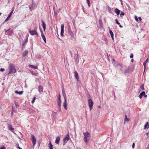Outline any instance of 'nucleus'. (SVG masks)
Wrapping results in <instances>:
<instances>
[{
    "mask_svg": "<svg viewBox=\"0 0 149 149\" xmlns=\"http://www.w3.org/2000/svg\"><path fill=\"white\" fill-rule=\"evenodd\" d=\"M9 73L8 74L15 73L16 72V70L14 65L13 64H10L8 68Z\"/></svg>",
    "mask_w": 149,
    "mask_h": 149,
    "instance_id": "f257e3e1",
    "label": "nucleus"
},
{
    "mask_svg": "<svg viewBox=\"0 0 149 149\" xmlns=\"http://www.w3.org/2000/svg\"><path fill=\"white\" fill-rule=\"evenodd\" d=\"M115 21L116 22V23L118 25H119L120 24V23L118 22V20L117 19H115Z\"/></svg>",
    "mask_w": 149,
    "mask_h": 149,
    "instance_id": "7c9ffc66",
    "label": "nucleus"
},
{
    "mask_svg": "<svg viewBox=\"0 0 149 149\" xmlns=\"http://www.w3.org/2000/svg\"><path fill=\"white\" fill-rule=\"evenodd\" d=\"M37 29V28H35L34 30L29 31V33L32 36L36 35H37L38 36V34L36 31Z\"/></svg>",
    "mask_w": 149,
    "mask_h": 149,
    "instance_id": "7ed1b4c3",
    "label": "nucleus"
},
{
    "mask_svg": "<svg viewBox=\"0 0 149 149\" xmlns=\"http://www.w3.org/2000/svg\"><path fill=\"white\" fill-rule=\"evenodd\" d=\"M141 88L143 90L144 89V88L143 86H141Z\"/></svg>",
    "mask_w": 149,
    "mask_h": 149,
    "instance_id": "37998d69",
    "label": "nucleus"
},
{
    "mask_svg": "<svg viewBox=\"0 0 149 149\" xmlns=\"http://www.w3.org/2000/svg\"><path fill=\"white\" fill-rule=\"evenodd\" d=\"M125 117L124 120V123L125 122H128L129 121V118H127V115H125Z\"/></svg>",
    "mask_w": 149,
    "mask_h": 149,
    "instance_id": "aec40b11",
    "label": "nucleus"
},
{
    "mask_svg": "<svg viewBox=\"0 0 149 149\" xmlns=\"http://www.w3.org/2000/svg\"><path fill=\"white\" fill-rule=\"evenodd\" d=\"M124 15H125L124 13L123 12H122L120 14V16L121 17L122 15L123 16Z\"/></svg>",
    "mask_w": 149,
    "mask_h": 149,
    "instance_id": "72a5a7b5",
    "label": "nucleus"
},
{
    "mask_svg": "<svg viewBox=\"0 0 149 149\" xmlns=\"http://www.w3.org/2000/svg\"><path fill=\"white\" fill-rule=\"evenodd\" d=\"M29 67H31L32 68H33L35 69H37L38 67L36 66H34L32 65H30Z\"/></svg>",
    "mask_w": 149,
    "mask_h": 149,
    "instance_id": "4be33fe9",
    "label": "nucleus"
},
{
    "mask_svg": "<svg viewBox=\"0 0 149 149\" xmlns=\"http://www.w3.org/2000/svg\"><path fill=\"white\" fill-rule=\"evenodd\" d=\"M43 90V88L40 85L38 87V91L40 93L42 92Z\"/></svg>",
    "mask_w": 149,
    "mask_h": 149,
    "instance_id": "2eb2a0df",
    "label": "nucleus"
},
{
    "mask_svg": "<svg viewBox=\"0 0 149 149\" xmlns=\"http://www.w3.org/2000/svg\"><path fill=\"white\" fill-rule=\"evenodd\" d=\"M64 25L63 24H61V35L62 36H63V33H64Z\"/></svg>",
    "mask_w": 149,
    "mask_h": 149,
    "instance_id": "1a4fd4ad",
    "label": "nucleus"
},
{
    "mask_svg": "<svg viewBox=\"0 0 149 149\" xmlns=\"http://www.w3.org/2000/svg\"><path fill=\"white\" fill-rule=\"evenodd\" d=\"M134 56L133 53H132L131 54L130 57L131 58H132Z\"/></svg>",
    "mask_w": 149,
    "mask_h": 149,
    "instance_id": "2f4dec72",
    "label": "nucleus"
},
{
    "mask_svg": "<svg viewBox=\"0 0 149 149\" xmlns=\"http://www.w3.org/2000/svg\"><path fill=\"white\" fill-rule=\"evenodd\" d=\"M145 94V92L143 91L141 92L139 95V97L140 99H141L142 98L143 96Z\"/></svg>",
    "mask_w": 149,
    "mask_h": 149,
    "instance_id": "dca6fc26",
    "label": "nucleus"
},
{
    "mask_svg": "<svg viewBox=\"0 0 149 149\" xmlns=\"http://www.w3.org/2000/svg\"><path fill=\"white\" fill-rule=\"evenodd\" d=\"M119 26L121 28H122L123 27V26L121 25H120V24H119Z\"/></svg>",
    "mask_w": 149,
    "mask_h": 149,
    "instance_id": "09e8293b",
    "label": "nucleus"
},
{
    "mask_svg": "<svg viewBox=\"0 0 149 149\" xmlns=\"http://www.w3.org/2000/svg\"><path fill=\"white\" fill-rule=\"evenodd\" d=\"M36 99V97H34L33 99L32 100V103L33 104L34 102Z\"/></svg>",
    "mask_w": 149,
    "mask_h": 149,
    "instance_id": "cd10ccee",
    "label": "nucleus"
},
{
    "mask_svg": "<svg viewBox=\"0 0 149 149\" xmlns=\"http://www.w3.org/2000/svg\"><path fill=\"white\" fill-rule=\"evenodd\" d=\"M31 72L32 74L33 75L37 76V75L38 74V73H36L34 72H33L32 71H31Z\"/></svg>",
    "mask_w": 149,
    "mask_h": 149,
    "instance_id": "c85d7f7f",
    "label": "nucleus"
},
{
    "mask_svg": "<svg viewBox=\"0 0 149 149\" xmlns=\"http://www.w3.org/2000/svg\"><path fill=\"white\" fill-rule=\"evenodd\" d=\"M28 53V51L26 50L23 53V57H25L27 54Z\"/></svg>",
    "mask_w": 149,
    "mask_h": 149,
    "instance_id": "412c9836",
    "label": "nucleus"
},
{
    "mask_svg": "<svg viewBox=\"0 0 149 149\" xmlns=\"http://www.w3.org/2000/svg\"><path fill=\"white\" fill-rule=\"evenodd\" d=\"M31 8H30V10H31Z\"/></svg>",
    "mask_w": 149,
    "mask_h": 149,
    "instance_id": "680f3d73",
    "label": "nucleus"
},
{
    "mask_svg": "<svg viewBox=\"0 0 149 149\" xmlns=\"http://www.w3.org/2000/svg\"><path fill=\"white\" fill-rule=\"evenodd\" d=\"M74 74H75V77L77 80L78 81L79 79L78 74L76 71H75L74 72Z\"/></svg>",
    "mask_w": 149,
    "mask_h": 149,
    "instance_id": "f8f14e48",
    "label": "nucleus"
},
{
    "mask_svg": "<svg viewBox=\"0 0 149 149\" xmlns=\"http://www.w3.org/2000/svg\"><path fill=\"white\" fill-rule=\"evenodd\" d=\"M60 138L59 136H58L56 138L55 141V143H56L59 144L58 142L60 140Z\"/></svg>",
    "mask_w": 149,
    "mask_h": 149,
    "instance_id": "f3484780",
    "label": "nucleus"
},
{
    "mask_svg": "<svg viewBox=\"0 0 149 149\" xmlns=\"http://www.w3.org/2000/svg\"><path fill=\"white\" fill-rule=\"evenodd\" d=\"M135 146V143H133L132 145V147L133 148H134V147Z\"/></svg>",
    "mask_w": 149,
    "mask_h": 149,
    "instance_id": "ea45409f",
    "label": "nucleus"
},
{
    "mask_svg": "<svg viewBox=\"0 0 149 149\" xmlns=\"http://www.w3.org/2000/svg\"><path fill=\"white\" fill-rule=\"evenodd\" d=\"M13 11H14V9H13V10H12V11L10 13V14L11 15H12L13 13Z\"/></svg>",
    "mask_w": 149,
    "mask_h": 149,
    "instance_id": "a19ab883",
    "label": "nucleus"
},
{
    "mask_svg": "<svg viewBox=\"0 0 149 149\" xmlns=\"http://www.w3.org/2000/svg\"><path fill=\"white\" fill-rule=\"evenodd\" d=\"M7 127L9 130H10L12 132H13L14 129L13 128L11 125L9 124H8Z\"/></svg>",
    "mask_w": 149,
    "mask_h": 149,
    "instance_id": "9b49d317",
    "label": "nucleus"
},
{
    "mask_svg": "<svg viewBox=\"0 0 149 149\" xmlns=\"http://www.w3.org/2000/svg\"><path fill=\"white\" fill-rule=\"evenodd\" d=\"M77 52V54H75L74 57V59L75 60V62L76 63H77L79 62V60H78V54L77 51V50H76Z\"/></svg>",
    "mask_w": 149,
    "mask_h": 149,
    "instance_id": "0eeeda50",
    "label": "nucleus"
},
{
    "mask_svg": "<svg viewBox=\"0 0 149 149\" xmlns=\"http://www.w3.org/2000/svg\"><path fill=\"white\" fill-rule=\"evenodd\" d=\"M61 100H58V105L59 107H61Z\"/></svg>",
    "mask_w": 149,
    "mask_h": 149,
    "instance_id": "393cba45",
    "label": "nucleus"
},
{
    "mask_svg": "<svg viewBox=\"0 0 149 149\" xmlns=\"http://www.w3.org/2000/svg\"><path fill=\"white\" fill-rule=\"evenodd\" d=\"M1 14H2V13H0V15H1Z\"/></svg>",
    "mask_w": 149,
    "mask_h": 149,
    "instance_id": "bf43d9fd",
    "label": "nucleus"
},
{
    "mask_svg": "<svg viewBox=\"0 0 149 149\" xmlns=\"http://www.w3.org/2000/svg\"><path fill=\"white\" fill-rule=\"evenodd\" d=\"M120 66V67H122V65L121 64H119L117 65V67Z\"/></svg>",
    "mask_w": 149,
    "mask_h": 149,
    "instance_id": "4c0bfd02",
    "label": "nucleus"
},
{
    "mask_svg": "<svg viewBox=\"0 0 149 149\" xmlns=\"http://www.w3.org/2000/svg\"><path fill=\"white\" fill-rule=\"evenodd\" d=\"M64 92H63V95H64Z\"/></svg>",
    "mask_w": 149,
    "mask_h": 149,
    "instance_id": "4d7b16f0",
    "label": "nucleus"
},
{
    "mask_svg": "<svg viewBox=\"0 0 149 149\" xmlns=\"http://www.w3.org/2000/svg\"><path fill=\"white\" fill-rule=\"evenodd\" d=\"M148 123L147 122H146L145 124V125L144 126V129H145L147 128V126H148Z\"/></svg>",
    "mask_w": 149,
    "mask_h": 149,
    "instance_id": "a878e982",
    "label": "nucleus"
},
{
    "mask_svg": "<svg viewBox=\"0 0 149 149\" xmlns=\"http://www.w3.org/2000/svg\"><path fill=\"white\" fill-rule=\"evenodd\" d=\"M10 18H9V17H8L7 18L5 19V22H7L10 19Z\"/></svg>",
    "mask_w": 149,
    "mask_h": 149,
    "instance_id": "473e14b6",
    "label": "nucleus"
},
{
    "mask_svg": "<svg viewBox=\"0 0 149 149\" xmlns=\"http://www.w3.org/2000/svg\"><path fill=\"white\" fill-rule=\"evenodd\" d=\"M53 145L52 144V143L51 142H50L49 143V149H53Z\"/></svg>",
    "mask_w": 149,
    "mask_h": 149,
    "instance_id": "b1692460",
    "label": "nucleus"
},
{
    "mask_svg": "<svg viewBox=\"0 0 149 149\" xmlns=\"http://www.w3.org/2000/svg\"><path fill=\"white\" fill-rule=\"evenodd\" d=\"M83 134L84 136V141L87 144L90 139V134L89 132H87L84 133Z\"/></svg>",
    "mask_w": 149,
    "mask_h": 149,
    "instance_id": "f03ea898",
    "label": "nucleus"
},
{
    "mask_svg": "<svg viewBox=\"0 0 149 149\" xmlns=\"http://www.w3.org/2000/svg\"><path fill=\"white\" fill-rule=\"evenodd\" d=\"M58 100H61V96L60 95H59V96L58 97Z\"/></svg>",
    "mask_w": 149,
    "mask_h": 149,
    "instance_id": "58836bf2",
    "label": "nucleus"
},
{
    "mask_svg": "<svg viewBox=\"0 0 149 149\" xmlns=\"http://www.w3.org/2000/svg\"><path fill=\"white\" fill-rule=\"evenodd\" d=\"M143 96H144V97H147V95H146V94H145H145H144V95H143Z\"/></svg>",
    "mask_w": 149,
    "mask_h": 149,
    "instance_id": "c03bdc74",
    "label": "nucleus"
},
{
    "mask_svg": "<svg viewBox=\"0 0 149 149\" xmlns=\"http://www.w3.org/2000/svg\"><path fill=\"white\" fill-rule=\"evenodd\" d=\"M42 25L43 27L44 30H45L46 25L45 22L43 20L42 21Z\"/></svg>",
    "mask_w": 149,
    "mask_h": 149,
    "instance_id": "4468645a",
    "label": "nucleus"
},
{
    "mask_svg": "<svg viewBox=\"0 0 149 149\" xmlns=\"http://www.w3.org/2000/svg\"><path fill=\"white\" fill-rule=\"evenodd\" d=\"M147 128H149V123H148V126Z\"/></svg>",
    "mask_w": 149,
    "mask_h": 149,
    "instance_id": "3c124183",
    "label": "nucleus"
},
{
    "mask_svg": "<svg viewBox=\"0 0 149 149\" xmlns=\"http://www.w3.org/2000/svg\"><path fill=\"white\" fill-rule=\"evenodd\" d=\"M70 139V137L69 134H67L66 136H65L63 139V145H65L68 141Z\"/></svg>",
    "mask_w": 149,
    "mask_h": 149,
    "instance_id": "20e7f679",
    "label": "nucleus"
},
{
    "mask_svg": "<svg viewBox=\"0 0 149 149\" xmlns=\"http://www.w3.org/2000/svg\"><path fill=\"white\" fill-rule=\"evenodd\" d=\"M109 33L111 37H113V33L111 30H109Z\"/></svg>",
    "mask_w": 149,
    "mask_h": 149,
    "instance_id": "bb28decb",
    "label": "nucleus"
},
{
    "mask_svg": "<svg viewBox=\"0 0 149 149\" xmlns=\"http://www.w3.org/2000/svg\"><path fill=\"white\" fill-rule=\"evenodd\" d=\"M88 103L90 109V110H91L93 109V102L91 99H89L88 100Z\"/></svg>",
    "mask_w": 149,
    "mask_h": 149,
    "instance_id": "39448f33",
    "label": "nucleus"
},
{
    "mask_svg": "<svg viewBox=\"0 0 149 149\" xmlns=\"http://www.w3.org/2000/svg\"><path fill=\"white\" fill-rule=\"evenodd\" d=\"M134 59H132L131 60V62L133 63V62Z\"/></svg>",
    "mask_w": 149,
    "mask_h": 149,
    "instance_id": "8fccbe9b",
    "label": "nucleus"
},
{
    "mask_svg": "<svg viewBox=\"0 0 149 149\" xmlns=\"http://www.w3.org/2000/svg\"><path fill=\"white\" fill-rule=\"evenodd\" d=\"M69 34H70V35H71V34H72V32L71 31V29H70L69 30Z\"/></svg>",
    "mask_w": 149,
    "mask_h": 149,
    "instance_id": "f704fd0d",
    "label": "nucleus"
},
{
    "mask_svg": "<svg viewBox=\"0 0 149 149\" xmlns=\"http://www.w3.org/2000/svg\"><path fill=\"white\" fill-rule=\"evenodd\" d=\"M9 15H10V16H11L12 15H11L10 14Z\"/></svg>",
    "mask_w": 149,
    "mask_h": 149,
    "instance_id": "13d9d810",
    "label": "nucleus"
},
{
    "mask_svg": "<svg viewBox=\"0 0 149 149\" xmlns=\"http://www.w3.org/2000/svg\"><path fill=\"white\" fill-rule=\"evenodd\" d=\"M31 137L32 138L31 140L33 142V146H34L35 145L36 142V139L33 135H31Z\"/></svg>",
    "mask_w": 149,
    "mask_h": 149,
    "instance_id": "423d86ee",
    "label": "nucleus"
},
{
    "mask_svg": "<svg viewBox=\"0 0 149 149\" xmlns=\"http://www.w3.org/2000/svg\"><path fill=\"white\" fill-rule=\"evenodd\" d=\"M135 19L136 21L137 22L138 21V20L137 17H135Z\"/></svg>",
    "mask_w": 149,
    "mask_h": 149,
    "instance_id": "79ce46f5",
    "label": "nucleus"
},
{
    "mask_svg": "<svg viewBox=\"0 0 149 149\" xmlns=\"http://www.w3.org/2000/svg\"><path fill=\"white\" fill-rule=\"evenodd\" d=\"M25 44V43H24V44H23V45H24V44Z\"/></svg>",
    "mask_w": 149,
    "mask_h": 149,
    "instance_id": "052dcab7",
    "label": "nucleus"
},
{
    "mask_svg": "<svg viewBox=\"0 0 149 149\" xmlns=\"http://www.w3.org/2000/svg\"><path fill=\"white\" fill-rule=\"evenodd\" d=\"M148 61V58H147L146 61L144 62H143V64L144 66V71H145V70L146 69V65L147 63V62Z\"/></svg>",
    "mask_w": 149,
    "mask_h": 149,
    "instance_id": "a211bd4d",
    "label": "nucleus"
},
{
    "mask_svg": "<svg viewBox=\"0 0 149 149\" xmlns=\"http://www.w3.org/2000/svg\"><path fill=\"white\" fill-rule=\"evenodd\" d=\"M148 133H148V132L146 133V135L147 136H148Z\"/></svg>",
    "mask_w": 149,
    "mask_h": 149,
    "instance_id": "864d4df0",
    "label": "nucleus"
},
{
    "mask_svg": "<svg viewBox=\"0 0 149 149\" xmlns=\"http://www.w3.org/2000/svg\"><path fill=\"white\" fill-rule=\"evenodd\" d=\"M0 149H6V148L5 146H3L2 147H1Z\"/></svg>",
    "mask_w": 149,
    "mask_h": 149,
    "instance_id": "c9c22d12",
    "label": "nucleus"
},
{
    "mask_svg": "<svg viewBox=\"0 0 149 149\" xmlns=\"http://www.w3.org/2000/svg\"><path fill=\"white\" fill-rule=\"evenodd\" d=\"M100 107H100V106H99L98 107V108H100Z\"/></svg>",
    "mask_w": 149,
    "mask_h": 149,
    "instance_id": "6e6d98bb",
    "label": "nucleus"
},
{
    "mask_svg": "<svg viewBox=\"0 0 149 149\" xmlns=\"http://www.w3.org/2000/svg\"><path fill=\"white\" fill-rule=\"evenodd\" d=\"M5 32L6 33H7L6 34L8 35L11 36L13 33V30H10V29H9L8 30L6 31Z\"/></svg>",
    "mask_w": 149,
    "mask_h": 149,
    "instance_id": "6e6552de",
    "label": "nucleus"
},
{
    "mask_svg": "<svg viewBox=\"0 0 149 149\" xmlns=\"http://www.w3.org/2000/svg\"><path fill=\"white\" fill-rule=\"evenodd\" d=\"M41 35L42 38V39L46 43V38H45V35L43 34V32L42 30H41Z\"/></svg>",
    "mask_w": 149,
    "mask_h": 149,
    "instance_id": "9d476101",
    "label": "nucleus"
},
{
    "mask_svg": "<svg viewBox=\"0 0 149 149\" xmlns=\"http://www.w3.org/2000/svg\"><path fill=\"white\" fill-rule=\"evenodd\" d=\"M87 3L88 4V5L89 7H90V0H87Z\"/></svg>",
    "mask_w": 149,
    "mask_h": 149,
    "instance_id": "c756f323",
    "label": "nucleus"
},
{
    "mask_svg": "<svg viewBox=\"0 0 149 149\" xmlns=\"http://www.w3.org/2000/svg\"><path fill=\"white\" fill-rule=\"evenodd\" d=\"M11 16H10V15H8V17H9V18H10V17Z\"/></svg>",
    "mask_w": 149,
    "mask_h": 149,
    "instance_id": "5fc2aeb1",
    "label": "nucleus"
},
{
    "mask_svg": "<svg viewBox=\"0 0 149 149\" xmlns=\"http://www.w3.org/2000/svg\"><path fill=\"white\" fill-rule=\"evenodd\" d=\"M18 148L19 149H22V148H21L20 147H19V144H18Z\"/></svg>",
    "mask_w": 149,
    "mask_h": 149,
    "instance_id": "49530a36",
    "label": "nucleus"
},
{
    "mask_svg": "<svg viewBox=\"0 0 149 149\" xmlns=\"http://www.w3.org/2000/svg\"><path fill=\"white\" fill-rule=\"evenodd\" d=\"M112 38V39L113 40H114V38H113V37H111Z\"/></svg>",
    "mask_w": 149,
    "mask_h": 149,
    "instance_id": "603ef678",
    "label": "nucleus"
},
{
    "mask_svg": "<svg viewBox=\"0 0 149 149\" xmlns=\"http://www.w3.org/2000/svg\"><path fill=\"white\" fill-rule=\"evenodd\" d=\"M139 19L140 20V21H141L142 20V19H141V17H139Z\"/></svg>",
    "mask_w": 149,
    "mask_h": 149,
    "instance_id": "a18cd8bd",
    "label": "nucleus"
},
{
    "mask_svg": "<svg viewBox=\"0 0 149 149\" xmlns=\"http://www.w3.org/2000/svg\"><path fill=\"white\" fill-rule=\"evenodd\" d=\"M23 91H15V93L17 94H19V95H22V94Z\"/></svg>",
    "mask_w": 149,
    "mask_h": 149,
    "instance_id": "5701e85b",
    "label": "nucleus"
},
{
    "mask_svg": "<svg viewBox=\"0 0 149 149\" xmlns=\"http://www.w3.org/2000/svg\"><path fill=\"white\" fill-rule=\"evenodd\" d=\"M120 11V10L117 8H116L115 10V12L116 13L117 15L119 14Z\"/></svg>",
    "mask_w": 149,
    "mask_h": 149,
    "instance_id": "6ab92c4d",
    "label": "nucleus"
},
{
    "mask_svg": "<svg viewBox=\"0 0 149 149\" xmlns=\"http://www.w3.org/2000/svg\"><path fill=\"white\" fill-rule=\"evenodd\" d=\"M4 70H5V69H4L2 68H1L0 70L1 72H3L4 71Z\"/></svg>",
    "mask_w": 149,
    "mask_h": 149,
    "instance_id": "e433bc0d",
    "label": "nucleus"
},
{
    "mask_svg": "<svg viewBox=\"0 0 149 149\" xmlns=\"http://www.w3.org/2000/svg\"><path fill=\"white\" fill-rule=\"evenodd\" d=\"M59 111H60V112H61V107H59Z\"/></svg>",
    "mask_w": 149,
    "mask_h": 149,
    "instance_id": "de8ad7c7",
    "label": "nucleus"
},
{
    "mask_svg": "<svg viewBox=\"0 0 149 149\" xmlns=\"http://www.w3.org/2000/svg\"><path fill=\"white\" fill-rule=\"evenodd\" d=\"M67 104L66 102V100L65 98V101L63 104V106L64 108L66 110H67Z\"/></svg>",
    "mask_w": 149,
    "mask_h": 149,
    "instance_id": "ddd939ff",
    "label": "nucleus"
}]
</instances>
